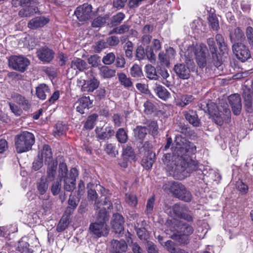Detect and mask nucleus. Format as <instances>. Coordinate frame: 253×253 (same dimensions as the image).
Segmentation results:
<instances>
[{
  "label": "nucleus",
  "mask_w": 253,
  "mask_h": 253,
  "mask_svg": "<svg viewBox=\"0 0 253 253\" xmlns=\"http://www.w3.org/2000/svg\"><path fill=\"white\" fill-rule=\"evenodd\" d=\"M246 36L250 44L253 46V28L252 27L249 26L247 28Z\"/></svg>",
  "instance_id": "680f3d73"
},
{
  "label": "nucleus",
  "mask_w": 253,
  "mask_h": 253,
  "mask_svg": "<svg viewBox=\"0 0 253 253\" xmlns=\"http://www.w3.org/2000/svg\"><path fill=\"white\" fill-rule=\"evenodd\" d=\"M243 97L244 98L245 106L247 107L248 109H250L252 107L253 93H251L249 90L245 91L243 93Z\"/></svg>",
  "instance_id": "58836bf2"
},
{
  "label": "nucleus",
  "mask_w": 253,
  "mask_h": 253,
  "mask_svg": "<svg viewBox=\"0 0 253 253\" xmlns=\"http://www.w3.org/2000/svg\"><path fill=\"white\" fill-rule=\"evenodd\" d=\"M155 154L152 151H148L146 156H144L142 160V165L146 169L152 168L154 162Z\"/></svg>",
  "instance_id": "4be33fe9"
},
{
  "label": "nucleus",
  "mask_w": 253,
  "mask_h": 253,
  "mask_svg": "<svg viewBox=\"0 0 253 253\" xmlns=\"http://www.w3.org/2000/svg\"><path fill=\"white\" fill-rule=\"evenodd\" d=\"M99 85V82L95 78L86 81L85 85L82 88V91L92 92L96 89Z\"/></svg>",
  "instance_id": "a878e982"
},
{
  "label": "nucleus",
  "mask_w": 253,
  "mask_h": 253,
  "mask_svg": "<svg viewBox=\"0 0 253 253\" xmlns=\"http://www.w3.org/2000/svg\"><path fill=\"white\" fill-rule=\"evenodd\" d=\"M154 91L159 97L164 100H166L170 96V93L167 89L160 84H156Z\"/></svg>",
  "instance_id": "b1692460"
},
{
  "label": "nucleus",
  "mask_w": 253,
  "mask_h": 253,
  "mask_svg": "<svg viewBox=\"0 0 253 253\" xmlns=\"http://www.w3.org/2000/svg\"><path fill=\"white\" fill-rule=\"evenodd\" d=\"M158 128V125L156 122L154 121L151 122L148 125V129L151 134L153 135H156L157 134Z\"/></svg>",
  "instance_id": "69168bd1"
},
{
  "label": "nucleus",
  "mask_w": 253,
  "mask_h": 253,
  "mask_svg": "<svg viewBox=\"0 0 253 253\" xmlns=\"http://www.w3.org/2000/svg\"><path fill=\"white\" fill-rule=\"evenodd\" d=\"M92 104L89 97H82L79 98L75 103L76 110L81 114L84 113L85 109H88Z\"/></svg>",
  "instance_id": "dca6fc26"
},
{
  "label": "nucleus",
  "mask_w": 253,
  "mask_h": 253,
  "mask_svg": "<svg viewBox=\"0 0 253 253\" xmlns=\"http://www.w3.org/2000/svg\"><path fill=\"white\" fill-rule=\"evenodd\" d=\"M68 169L67 167L66 164L65 163H60L59 166V170H58V178L60 180L62 179H64L66 177H69V176L68 175Z\"/></svg>",
  "instance_id": "c9c22d12"
},
{
  "label": "nucleus",
  "mask_w": 253,
  "mask_h": 253,
  "mask_svg": "<svg viewBox=\"0 0 253 253\" xmlns=\"http://www.w3.org/2000/svg\"><path fill=\"white\" fill-rule=\"evenodd\" d=\"M155 199L153 197L149 198L147 201L146 205V212L147 213H150L152 212L154 204Z\"/></svg>",
  "instance_id": "774afa93"
},
{
  "label": "nucleus",
  "mask_w": 253,
  "mask_h": 253,
  "mask_svg": "<svg viewBox=\"0 0 253 253\" xmlns=\"http://www.w3.org/2000/svg\"><path fill=\"white\" fill-rule=\"evenodd\" d=\"M67 129V126L61 123H57L54 129L53 132L55 135H60L64 134Z\"/></svg>",
  "instance_id": "a18cd8bd"
},
{
  "label": "nucleus",
  "mask_w": 253,
  "mask_h": 253,
  "mask_svg": "<svg viewBox=\"0 0 253 253\" xmlns=\"http://www.w3.org/2000/svg\"><path fill=\"white\" fill-rule=\"evenodd\" d=\"M78 19L80 21H85L93 15L92 12V6L90 4L84 3L78 6L74 12Z\"/></svg>",
  "instance_id": "1a4fd4ad"
},
{
  "label": "nucleus",
  "mask_w": 253,
  "mask_h": 253,
  "mask_svg": "<svg viewBox=\"0 0 253 253\" xmlns=\"http://www.w3.org/2000/svg\"><path fill=\"white\" fill-rule=\"evenodd\" d=\"M116 71L108 66H103L99 68V74L103 78H111L115 76Z\"/></svg>",
  "instance_id": "c756f323"
},
{
  "label": "nucleus",
  "mask_w": 253,
  "mask_h": 253,
  "mask_svg": "<svg viewBox=\"0 0 253 253\" xmlns=\"http://www.w3.org/2000/svg\"><path fill=\"white\" fill-rule=\"evenodd\" d=\"M233 51L236 57L242 62H245L251 57V53L248 47L242 43L233 45Z\"/></svg>",
  "instance_id": "9d476101"
},
{
  "label": "nucleus",
  "mask_w": 253,
  "mask_h": 253,
  "mask_svg": "<svg viewBox=\"0 0 253 253\" xmlns=\"http://www.w3.org/2000/svg\"><path fill=\"white\" fill-rule=\"evenodd\" d=\"M79 202V199L75 197L74 196L70 195L68 200V204L69 207L67 208V209L69 208H72L73 210L75 209L78 206Z\"/></svg>",
  "instance_id": "864d4df0"
},
{
  "label": "nucleus",
  "mask_w": 253,
  "mask_h": 253,
  "mask_svg": "<svg viewBox=\"0 0 253 253\" xmlns=\"http://www.w3.org/2000/svg\"><path fill=\"white\" fill-rule=\"evenodd\" d=\"M49 94V89L46 84H41L36 87V95L39 99L44 100Z\"/></svg>",
  "instance_id": "393cba45"
},
{
  "label": "nucleus",
  "mask_w": 253,
  "mask_h": 253,
  "mask_svg": "<svg viewBox=\"0 0 253 253\" xmlns=\"http://www.w3.org/2000/svg\"><path fill=\"white\" fill-rule=\"evenodd\" d=\"M49 21L48 18L43 17H38L31 20L28 23V27L32 29H36L42 27Z\"/></svg>",
  "instance_id": "6ab92c4d"
},
{
  "label": "nucleus",
  "mask_w": 253,
  "mask_h": 253,
  "mask_svg": "<svg viewBox=\"0 0 253 253\" xmlns=\"http://www.w3.org/2000/svg\"><path fill=\"white\" fill-rule=\"evenodd\" d=\"M105 22L106 18L105 17L99 16L93 21L92 26L93 27H99L104 25Z\"/></svg>",
  "instance_id": "5fc2aeb1"
},
{
  "label": "nucleus",
  "mask_w": 253,
  "mask_h": 253,
  "mask_svg": "<svg viewBox=\"0 0 253 253\" xmlns=\"http://www.w3.org/2000/svg\"><path fill=\"white\" fill-rule=\"evenodd\" d=\"M228 101L231 107L233 113L239 115L242 109L241 99L239 94H234L228 97Z\"/></svg>",
  "instance_id": "4468645a"
},
{
  "label": "nucleus",
  "mask_w": 253,
  "mask_h": 253,
  "mask_svg": "<svg viewBox=\"0 0 253 253\" xmlns=\"http://www.w3.org/2000/svg\"><path fill=\"white\" fill-rule=\"evenodd\" d=\"M36 5H28L27 7L20 10L19 14L21 17L29 16L31 15L36 13L37 9L35 6Z\"/></svg>",
  "instance_id": "7c9ffc66"
},
{
  "label": "nucleus",
  "mask_w": 253,
  "mask_h": 253,
  "mask_svg": "<svg viewBox=\"0 0 253 253\" xmlns=\"http://www.w3.org/2000/svg\"><path fill=\"white\" fill-rule=\"evenodd\" d=\"M174 70L177 76L181 79H187L190 77V70L184 64L175 65Z\"/></svg>",
  "instance_id": "412c9836"
},
{
  "label": "nucleus",
  "mask_w": 253,
  "mask_h": 253,
  "mask_svg": "<svg viewBox=\"0 0 253 253\" xmlns=\"http://www.w3.org/2000/svg\"><path fill=\"white\" fill-rule=\"evenodd\" d=\"M100 62V57L97 55H92L88 58V63L93 67L98 66Z\"/></svg>",
  "instance_id": "6e6d98bb"
},
{
  "label": "nucleus",
  "mask_w": 253,
  "mask_h": 253,
  "mask_svg": "<svg viewBox=\"0 0 253 253\" xmlns=\"http://www.w3.org/2000/svg\"><path fill=\"white\" fill-rule=\"evenodd\" d=\"M8 63L14 70L23 72L30 64V61L22 56H12L8 59Z\"/></svg>",
  "instance_id": "6e6552de"
},
{
  "label": "nucleus",
  "mask_w": 253,
  "mask_h": 253,
  "mask_svg": "<svg viewBox=\"0 0 253 253\" xmlns=\"http://www.w3.org/2000/svg\"><path fill=\"white\" fill-rule=\"evenodd\" d=\"M46 170V179L48 181H53L56 174L57 162L56 161H51L50 163H47Z\"/></svg>",
  "instance_id": "aec40b11"
},
{
  "label": "nucleus",
  "mask_w": 253,
  "mask_h": 253,
  "mask_svg": "<svg viewBox=\"0 0 253 253\" xmlns=\"http://www.w3.org/2000/svg\"><path fill=\"white\" fill-rule=\"evenodd\" d=\"M145 72L147 77L151 80H157L158 76L157 74L156 69L151 65H146L145 66Z\"/></svg>",
  "instance_id": "2f4dec72"
},
{
  "label": "nucleus",
  "mask_w": 253,
  "mask_h": 253,
  "mask_svg": "<svg viewBox=\"0 0 253 253\" xmlns=\"http://www.w3.org/2000/svg\"><path fill=\"white\" fill-rule=\"evenodd\" d=\"M193 99V98L192 95H183L181 98V102L180 103V104L182 106H184L190 103L191 102H192Z\"/></svg>",
  "instance_id": "052dcab7"
},
{
  "label": "nucleus",
  "mask_w": 253,
  "mask_h": 253,
  "mask_svg": "<svg viewBox=\"0 0 253 253\" xmlns=\"http://www.w3.org/2000/svg\"><path fill=\"white\" fill-rule=\"evenodd\" d=\"M230 37L232 42L239 41L244 38V34L239 28H236L234 32L230 33Z\"/></svg>",
  "instance_id": "473e14b6"
},
{
  "label": "nucleus",
  "mask_w": 253,
  "mask_h": 253,
  "mask_svg": "<svg viewBox=\"0 0 253 253\" xmlns=\"http://www.w3.org/2000/svg\"><path fill=\"white\" fill-rule=\"evenodd\" d=\"M35 143V137L33 133L24 131L17 135L15 138L16 151L22 153L30 150Z\"/></svg>",
  "instance_id": "20e7f679"
},
{
  "label": "nucleus",
  "mask_w": 253,
  "mask_h": 253,
  "mask_svg": "<svg viewBox=\"0 0 253 253\" xmlns=\"http://www.w3.org/2000/svg\"><path fill=\"white\" fill-rule=\"evenodd\" d=\"M175 143V146L172 148V154H165L163 160L169 174L182 179L198 168V163L191 157V155L196 151V147L185 138L179 136L176 137Z\"/></svg>",
  "instance_id": "f257e3e1"
},
{
  "label": "nucleus",
  "mask_w": 253,
  "mask_h": 253,
  "mask_svg": "<svg viewBox=\"0 0 253 253\" xmlns=\"http://www.w3.org/2000/svg\"><path fill=\"white\" fill-rule=\"evenodd\" d=\"M97 118V115L95 114H92L89 116L85 123L84 127L86 129H91L92 128H93L94 126L95 123L96 121Z\"/></svg>",
  "instance_id": "37998d69"
},
{
  "label": "nucleus",
  "mask_w": 253,
  "mask_h": 253,
  "mask_svg": "<svg viewBox=\"0 0 253 253\" xmlns=\"http://www.w3.org/2000/svg\"><path fill=\"white\" fill-rule=\"evenodd\" d=\"M105 150L108 154L112 157H115L118 154V151L116 150L115 146L111 143L106 145Z\"/></svg>",
  "instance_id": "09e8293b"
},
{
  "label": "nucleus",
  "mask_w": 253,
  "mask_h": 253,
  "mask_svg": "<svg viewBox=\"0 0 253 253\" xmlns=\"http://www.w3.org/2000/svg\"><path fill=\"white\" fill-rule=\"evenodd\" d=\"M118 76L119 81L122 85L126 87H129L132 85V83L131 79L127 77L126 74L121 73H118Z\"/></svg>",
  "instance_id": "f704fd0d"
},
{
  "label": "nucleus",
  "mask_w": 253,
  "mask_h": 253,
  "mask_svg": "<svg viewBox=\"0 0 253 253\" xmlns=\"http://www.w3.org/2000/svg\"><path fill=\"white\" fill-rule=\"evenodd\" d=\"M165 211L172 217H180L188 221L192 220L191 216L185 213L187 211L186 208L178 204H175L172 209H166Z\"/></svg>",
  "instance_id": "9b49d317"
},
{
  "label": "nucleus",
  "mask_w": 253,
  "mask_h": 253,
  "mask_svg": "<svg viewBox=\"0 0 253 253\" xmlns=\"http://www.w3.org/2000/svg\"><path fill=\"white\" fill-rule=\"evenodd\" d=\"M164 190L167 192H171L175 197L185 202H189L191 200L192 196L191 194H187V196L182 197L180 194L181 192L184 191V186L182 184L174 182H168L163 187Z\"/></svg>",
  "instance_id": "0eeeda50"
},
{
  "label": "nucleus",
  "mask_w": 253,
  "mask_h": 253,
  "mask_svg": "<svg viewBox=\"0 0 253 253\" xmlns=\"http://www.w3.org/2000/svg\"><path fill=\"white\" fill-rule=\"evenodd\" d=\"M11 97L13 98V100L16 103L21 105H25L26 106H28V100H26L24 97L22 96L20 94L14 93L12 95Z\"/></svg>",
  "instance_id": "79ce46f5"
},
{
  "label": "nucleus",
  "mask_w": 253,
  "mask_h": 253,
  "mask_svg": "<svg viewBox=\"0 0 253 253\" xmlns=\"http://www.w3.org/2000/svg\"><path fill=\"white\" fill-rule=\"evenodd\" d=\"M124 219L119 213L114 214L111 221V225L116 233H121L124 230Z\"/></svg>",
  "instance_id": "2eb2a0df"
},
{
  "label": "nucleus",
  "mask_w": 253,
  "mask_h": 253,
  "mask_svg": "<svg viewBox=\"0 0 253 253\" xmlns=\"http://www.w3.org/2000/svg\"><path fill=\"white\" fill-rule=\"evenodd\" d=\"M116 137L118 141L121 143H125L128 139L127 133L123 128H120L118 130L116 133Z\"/></svg>",
  "instance_id": "e433bc0d"
},
{
  "label": "nucleus",
  "mask_w": 253,
  "mask_h": 253,
  "mask_svg": "<svg viewBox=\"0 0 253 253\" xmlns=\"http://www.w3.org/2000/svg\"><path fill=\"white\" fill-rule=\"evenodd\" d=\"M97 137L100 139H109L114 134V131L110 126L105 127L97 126L95 129Z\"/></svg>",
  "instance_id": "f3484780"
},
{
  "label": "nucleus",
  "mask_w": 253,
  "mask_h": 253,
  "mask_svg": "<svg viewBox=\"0 0 253 253\" xmlns=\"http://www.w3.org/2000/svg\"><path fill=\"white\" fill-rule=\"evenodd\" d=\"M144 112L146 114H150L153 112L154 107L151 102L148 101H146L144 104Z\"/></svg>",
  "instance_id": "e2e57ef3"
},
{
  "label": "nucleus",
  "mask_w": 253,
  "mask_h": 253,
  "mask_svg": "<svg viewBox=\"0 0 253 253\" xmlns=\"http://www.w3.org/2000/svg\"><path fill=\"white\" fill-rule=\"evenodd\" d=\"M193 232V229L191 226L180 221L176 225L175 232L171 236V238L181 244H187L188 236L192 234Z\"/></svg>",
  "instance_id": "39448f33"
},
{
  "label": "nucleus",
  "mask_w": 253,
  "mask_h": 253,
  "mask_svg": "<svg viewBox=\"0 0 253 253\" xmlns=\"http://www.w3.org/2000/svg\"><path fill=\"white\" fill-rule=\"evenodd\" d=\"M37 54L41 61L43 63H49L53 59L54 52L50 48L43 47L37 50Z\"/></svg>",
  "instance_id": "ddd939ff"
},
{
  "label": "nucleus",
  "mask_w": 253,
  "mask_h": 253,
  "mask_svg": "<svg viewBox=\"0 0 253 253\" xmlns=\"http://www.w3.org/2000/svg\"><path fill=\"white\" fill-rule=\"evenodd\" d=\"M208 110L209 114L212 117L214 122L219 126H221L223 121L229 118L230 114V111L229 109H223L224 113L217 107L216 105L211 102L207 104Z\"/></svg>",
  "instance_id": "423d86ee"
},
{
  "label": "nucleus",
  "mask_w": 253,
  "mask_h": 253,
  "mask_svg": "<svg viewBox=\"0 0 253 253\" xmlns=\"http://www.w3.org/2000/svg\"><path fill=\"white\" fill-rule=\"evenodd\" d=\"M61 189V184L60 181L54 182L51 188V191L52 194L54 196L59 194Z\"/></svg>",
  "instance_id": "bf43d9fd"
},
{
  "label": "nucleus",
  "mask_w": 253,
  "mask_h": 253,
  "mask_svg": "<svg viewBox=\"0 0 253 253\" xmlns=\"http://www.w3.org/2000/svg\"><path fill=\"white\" fill-rule=\"evenodd\" d=\"M186 119L194 126H199L200 125V120L197 114L193 111H189L184 114Z\"/></svg>",
  "instance_id": "c85d7f7f"
},
{
  "label": "nucleus",
  "mask_w": 253,
  "mask_h": 253,
  "mask_svg": "<svg viewBox=\"0 0 253 253\" xmlns=\"http://www.w3.org/2000/svg\"><path fill=\"white\" fill-rule=\"evenodd\" d=\"M40 157L42 160L44 159L45 164L47 163H50L51 161H54L52 159V153L51 149L47 145H43Z\"/></svg>",
  "instance_id": "bb28decb"
},
{
  "label": "nucleus",
  "mask_w": 253,
  "mask_h": 253,
  "mask_svg": "<svg viewBox=\"0 0 253 253\" xmlns=\"http://www.w3.org/2000/svg\"><path fill=\"white\" fill-rule=\"evenodd\" d=\"M18 250L21 253H32V250L29 248V244L22 239L19 242Z\"/></svg>",
  "instance_id": "ea45409f"
},
{
  "label": "nucleus",
  "mask_w": 253,
  "mask_h": 253,
  "mask_svg": "<svg viewBox=\"0 0 253 253\" xmlns=\"http://www.w3.org/2000/svg\"><path fill=\"white\" fill-rule=\"evenodd\" d=\"M135 137L142 140L147 134V128L144 126H137L133 130Z\"/></svg>",
  "instance_id": "72a5a7b5"
},
{
  "label": "nucleus",
  "mask_w": 253,
  "mask_h": 253,
  "mask_svg": "<svg viewBox=\"0 0 253 253\" xmlns=\"http://www.w3.org/2000/svg\"><path fill=\"white\" fill-rule=\"evenodd\" d=\"M130 74L133 77H140L142 73L140 67L138 65L134 64L130 69Z\"/></svg>",
  "instance_id": "3c124183"
},
{
  "label": "nucleus",
  "mask_w": 253,
  "mask_h": 253,
  "mask_svg": "<svg viewBox=\"0 0 253 253\" xmlns=\"http://www.w3.org/2000/svg\"><path fill=\"white\" fill-rule=\"evenodd\" d=\"M47 181L48 180L44 176H42L37 183L38 192L41 196L43 195L48 190V184Z\"/></svg>",
  "instance_id": "cd10ccee"
},
{
  "label": "nucleus",
  "mask_w": 253,
  "mask_h": 253,
  "mask_svg": "<svg viewBox=\"0 0 253 253\" xmlns=\"http://www.w3.org/2000/svg\"><path fill=\"white\" fill-rule=\"evenodd\" d=\"M125 15L122 12H119L116 15L113 16L111 19L112 24L116 26L120 24L124 19Z\"/></svg>",
  "instance_id": "c03bdc74"
},
{
  "label": "nucleus",
  "mask_w": 253,
  "mask_h": 253,
  "mask_svg": "<svg viewBox=\"0 0 253 253\" xmlns=\"http://www.w3.org/2000/svg\"><path fill=\"white\" fill-rule=\"evenodd\" d=\"M79 173L76 168H72L70 170L69 177L65 178L64 181V189L69 192L74 190L76 186V178L78 176Z\"/></svg>",
  "instance_id": "f8f14e48"
},
{
  "label": "nucleus",
  "mask_w": 253,
  "mask_h": 253,
  "mask_svg": "<svg viewBox=\"0 0 253 253\" xmlns=\"http://www.w3.org/2000/svg\"><path fill=\"white\" fill-rule=\"evenodd\" d=\"M93 184L90 182L87 184V188H89L88 190V198L91 201H95L97 197V194L95 190L92 189L93 187Z\"/></svg>",
  "instance_id": "de8ad7c7"
},
{
  "label": "nucleus",
  "mask_w": 253,
  "mask_h": 253,
  "mask_svg": "<svg viewBox=\"0 0 253 253\" xmlns=\"http://www.w3.org/2000/svg\"><path fill=\"white\" fill-rule=\"evenodd\" d=\"M42 166V160L40 157V154L38 155V158L36 159L33 163V169L35 170H38L40 169Z\"/></svg>",
  "instance_id": "13d9d810"
},
{
  "label": "nucleus",
  "mask_w": 253,
  "mask_h": 253,
  "mask_svg": "<svg viewBox=\"0 0 253 253\" xmlns=\"http://www.w3.org/2000/svg\"><path fill=\"white\" fill-rule=\"evenodd\" d=\"M111 252L112 253H123L127 250V245L124 240H113L111 242Z\"/></svg>",
  "instance_id": "a211bd4d"
},
{
  "label": "nucleus",
  "mask_w": 253,
  "mask_h": 253,
  "mask_svg": "<svg viewBox=\"0 0 253 253\" xmlns=\"http://www.w3.org/2000/svg\"><path fill=\"white\" fill-rule=\"evenodd\" d=\"M207 42L211 54V57L205 44L199 43L195 45L192 44L189 45L183 53L184 56L186 58L185 61L188 63L187 61H190L191 59L194 57L197 64L200 68L205 67L208 64L213 63L216 66L219 65V63H218L216 47L213 39H209Z\"/></svg>",
  "instance_id": "f03ea898"
},
{
  "label": "nucleus",
  "mask_w": 253,
  "mask_h": 253,
  "mask_svg": "<svg viewBox=\"0 0 253 253\" xmlns=\"http://www.w3.org/2000/svg\"><path fill=\"white\" fill-rule=\"evenodd\" d=\"M69 223V218L68 216H63L60 219L57 226L58 232H62L68 226Z\"/></svg>",
  "instance_id": "4c0bfd02"
},
{
  "label": "nucleus",
  "mask_w": 253,
  "mask_h": 253,
  "mask_svg": "<svg viewBox=\"0 0 253 253\" xmlns=\"http://www.w3.org/2000/svg\"><path fill=\"white\" fill-rule=\"evenodd\" d=\"M146 55L150 62L153 63L155 61V56L152 48L149 47L146 48Z\"/></svg>",
  "instance_id": "338daca9"
},
{
  "label": "nucleus",
  "mask_w": 253,
  "mask_h": 253,
  "mask_svg": "<svg viewBox=\"0 0 253 253\" xmlns=\"http://www.w3.org/2000/svg\"><path fill=\"white\" fill-rule=\"evenodd\" d=\"M125 201L129 206L134 207L137 204V198L134 195L131 194H126Z\"/></svg>",
  "instance_id": "a19ab883"
},
{
  "label": "nucleus",
  "mask_w": 253,
  "mask_h": 253,
  "mask_svg": "<svg viewBox=\"0 0 253 253\" xmlns=\"http://www.w3.org/2000/svg\"><path fill=\"white\" fill-rule=\"evenodd\" d=\"M106 47H107V44L103 41H98L94 45V49L97 52H99Z\"/></svg>",
  "instance_id": "0e129e2a"
},
{
  "label": "nucleus",
  "mask_w": 253,
  "mask_h": 253,
  "mask_svg": "<svg viewBox=\"0 0 253 253\" xmlns=\"http://www.w3.org/2000/svg\"><path fill=\"white\" fill-rule=\"evenodd\" d=\"M215 39L217 43L219 44V48H220V49L221 50L226 51L227 47L224 42V39L222 35L220 34L216 35Z\"/></svg>",
  "instance_id": "603ef678"
},
{
  "label": "nucleus",
  "mask_w": 253,
  "mask_h": 253,
  "mask_svg": "<svg viewBox=\"0 0 253 253\" xmlns=\"http://www.w3.org/2000/svg\"><path fill=\"white\" fill-rule=\"evenodd\" d=\"M97 219V221L91 223L89 225L90 235L94 238L107 236L109 233V229L106 224V221L108 220L106 212L99 213Z\"/></svg>",
  "instance_id": "7ed1b4c3"
},
{
  "label": "nucleus",
  "mask_w": 253,
  "mask_h": 253,
  "mask_svg": "<svg viewBox=\"0 0 253 253\" xmlns=\"http://www.w3.org/2000/svg\"><path fill=\"white\" fill-rule=\"evenodd\" d=\"M86 66V62L80 58H76L73 60L71 62L70 68L68 69V72L71 69L78 70L82 71L85 69Z\"/></svg>",
  "instance_id": "5701e85b"
},
{
  "label": "nucleus",
  "mask_w": 253,
  "mask_h": 253,
  "mask_svg": "<svg viewBox=\"0 0 253 253\" xmlns=\"http://www.w3.org/2000/svg\"><path fill=\"white\" fill-rule=\"evenodd\" d=\"M236 187L238 190L242 194H246L248 191V186L241 181H237Z\"/></svg>",
  "instance_id": "4d7b16f0"
},
{
  "label": "nucleus",
  "mask_w": 253,
  "mask_h": 253,
  "mask_svg": "<svg viewBox=\"0 0 253 253\" xmlns=\"http://www.w3.org/2000/svg\"><path fill=\"white\" fill-rule=\"evenodd\" d=\"M115 55L112 53H108L106 55L103 57L102 62L106 65H110L112 64L115 59Z\"/></svg>",
  "instance_id": "8fccbe9b"
},
{
  "label": "nucleus",
  "mask_w": 253,
  "mask_h": 253,
  "mask_svg": "<svg viewBox=\"0 0 253 253\" xmlns=\"http://www.w3.org/2000/svg\"><path fill=\"white\" fill-rule=\"evenodd\" d=\"M208 20L211 28L214 30H217L219 28V23L216 16L213 15H210Z\"/></svg>",
  "instance_id": "49530a36"
}]
</instances>
